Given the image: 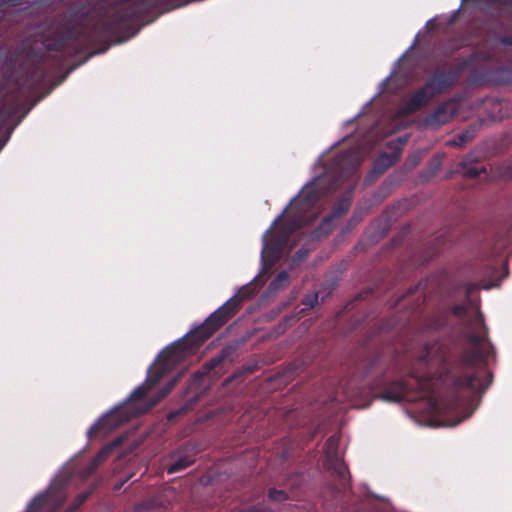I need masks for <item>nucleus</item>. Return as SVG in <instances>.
Segmentation results:
<instances>
[{"mask_svg": "<svg viewBox=\"0 0 512 512\" xmlns=\"http://www.w3.org/2000/svg\"><path fill=\"white\" fill-rule=\"evenodd\" d=\"M174 0H127L119 4L108 17L92 25L75 24L57 35L48 45L49 50L75 56L97 42L131 32L136 24L156 8L172 4Z\"/></svg>", "mask_w": 512, "mask_h": 512, "instance_id": "f03ea898", "label": "nucleus"}, {"mask_svg": "<svg viewBox=\"0 0 512 512\" xmlns=\"http://www.w3.org/2000/svg\"><path fill=\"white\" fill-rule=\"evenodd\" d=\"M171 458L174 461L167 467L168 474L178 473L194 463V458L188 454L178 455L177 453L172 454Z\"/></svg>", "mask_w": 512, "mask_h": 512, "instance_id": "a211bd4d", "label": "nucleus"}, {"mask_svg": "<svg viewBox=\"0 0 512 512\" xmlns=\"http://www.w3.org/2000/svg\"><path fill=\"white\" fill-rule=\"evenodd\" d=\"M334 163L341 176L348 178L357 171L361 164V157L358 151L350 149L336 156Z\"/></svg>", "mask_w": 512, "mask_h": 512, "instance_id": "9d476101", "label": "nucleus"}, {"mask_svg": "<svg viewBox=\"0 0 512 512\" xmlns=\"http://www.w3.org/2000/svg\"><path fill=\"white\" fill-rule=\"evenodd\" d=\"M493 81L498 85H507L512 83V68L501 66L494 70Z\"/></svg>", "mask_w": 512, "mask_h": 512, "instance_id": "aec40b11", "label": "nucleus"}, {"mask_svg": "<svg viewBox=\"0 0 512 512\" xmlns=\"http://www.w3.org/2000/svg\"><path fill=\"white\" fill-rule=\"evenodd\" d=\"M289 281V274L286 271H281L278 275L272 280L270 286L273 289H279L283 285L287 284Z\"/></svg>", "mask_w": 512, "mask_h": 512, "instance_id": "5701e85b", "label": "nucleus"}, {"mask_svg": "<svg viewBox=\"0 0 512 512\" xmlns=\"http://www.w3.org/2000/svg\"><path fill=\"white\" fill-rule=\"evenodd\" d=\"M185 374V369L179 371L154 397H152L149 401V404L140 411V413H145L157 405L162 399H164L176 386L182 376Z\"/></svg>", "mask_w": 512, "mask_h": 512, "instance_id": "2eb2a0df", "label": "nucleus"}, {"mask_svg": "<svg viewBox=\"0 0 512 512\" xmlns=\"http://www.w3.org/2000/svg\"><path fill=\"white\" fill-rule=\"evenodd\" d=\"M416 290H417V286H415V287H413V288L411 287V288L409 289V291H408V292H409V294H412V293H414V291H416Z\"/></svg>", "mask_w": 512, "mask_h": 512, "instance_id": "e433bc0d", "label": "nucleus"}, {"mask_svg": "<svg viewBox=\"0 0 512 512\" xmlns=\"http://www.w3.org/2000/svg\"><path fill=\"white\" fill-rule=\"evenodd\" d=\"M323 465L334 479L332 493L335 496L345 493L350 488V474L347 465L338 456V442L334 436L329 437L325 443V461Z\"/></svg>", "mask_w": 512, "mask_h": 512, "instance_id": "6e6552de", "label": "nucleus"}, {"mask_svg": "<svg viewBox=\"0 0 512 512\" xmlns=\"http://www.w3.org/2000/svg\"><path fill=\"white\" fill-rule=\"evenodd\" d=\"M286 211H287V209H286L285 211H283V213H282L281 215H279V216L274 220V222H273V226H277V225L281 222V220H282V218L284 217V214H285V212H286Z\"/></svg>", "mask_w": 512, "mask_h": 512, "instance_id": "f704fd0d", "label": "nucleus"}, {"mask_svg": "<svg viewBox=\"0 0 512 512\" xmlns=\"http://www.w3.org/2000/svg\"><path fill=\"white\" fill-rule=\"evenodd\" d=\"M457 172L461 173L465 178L474 179L480 174L485 173L486 169L475 164L472 156L469 154L459 163Z\"/></svg>", "mask_w": 512, "mask_h": 512, "instance_id": "dca6fc26", "label": "nucleus"}, {"mask_svg": "<svg viewBox=\"0 0 512 512\" xmlns=\"http://www.w3.org/2000/svg\"><path fill=\"white\" fill-rule=\"evenodd\" d=\"M108 449H101L92 459L91 461L83 468L81 475L82 478L86 479L92 476L97 468L103 463V461L108 456Z\"/></svg>", "mask_w": 512, "mask_h": 512, "instance_id": "6ab92c4d", "label": "nucleus"}, {"mask_svg": "<svg viewBox=\"0 0 512 512\" xmlns=\"http://www.w3.org/2000/svg\"><path fill=\"white\" fill-rule=\"evenodd\" d=\"M92 492H93V488H92V489H89V490H87V491H84V492H82V493H80V495H81L82 497H84V500H85V501H87V499L90 497V495L92 494Z\"/></svg>", "mask_w": 512, "mask_h": 512, "instance_id": "72a5a7b5", "label": "nucleus"}, {"mask_svg": "<svg viewBox=\"0 0 512 512\" xmlns=\"http://www.w3.org/2000/svg\"><path fill=\"white\" fill-rule=\"evenodd\" d=\"M456 14H457V12L454 13L452 20H454V18H456Z\"/></svg>", "mask_w": 512, "mask_h": 512, "instance_id": "4c0bfd02", "label": "nucleus"}, {"mask_svg": "<svg viewBox=\"0 0 512 512\" xmlns=\"http://www.w3.org/2000/svg\"><path fill=\"white\" fill-rule=\"evenodd\" d=\"M230 356V349L224 348L216 356L205 362L201 369L192 374L183 393L185 403L179 409L168 414L169 420L172 421L193 409L199 399L226 372L227 360Z\"/></svg>", "mask_w": 512, "mask_h": 512, "instance_id": "423d86ee", "label": "nucleus"}, {"mask_svg": "<svg viewBox=\"0 0 512 512\" xmlns=\"http://www.w3.org/2000/svg\"><path fill=\"white\" fill-rule=\"evenodd\" d=\"M64 488L65 482L53 481L45 492L38 494L29 502L25 512H38L52 500L61 505L65 501Z\"/></svg>", "mask_w": 512, "mask_h": 512, "instance_id": "1a4fd4ad", "label": "nucleus"}, {"mask_svg": "<svg viewBox=\"0 0 512 512\" xmlns=\"http://www.w3.org/2000/svg\"><path fill=\"white\" fill-rule=\"evenodd\" d=\"M378 362H379V358L376 356H373L372 358L368 359L363 364V372H362L363 377H368L370 374H372L374 371V368L378 365Z\"/></svg>", "mask_w": 512, "mask_h": 512, "instance_id": "b1692460", "label": "nucleus"}, {"mask_svg": "<svg viewBox=\"0 0 512 512\" xmlns=\"http://www.w3.org/2000/svg\"><path fill=\"white\" fill-rule=\"evenodd\" d=\"M466 297L469 299L470 296L479 289L478 284L472 282H466L462 285Z\"/></svg>", "mask_w": 512, "mask_h": 512, "instance_id": "cd10ccee", "label": "nucleus"}, {"mask_svg": "<svg viewBox=\"0 0 512 512\" xmlns=\"http://www.w3.org/2000/svg\"><path fill=\"white\" fill-rule=\"evenodd\" d=\"M456 80L457 73L453 69H435L424 85L415 90L404 102L402 112L406 115L416 113L426 107L434 97L449 90Z\"/></svg>", "mask_w": 512, "mask_h": 512, "instance_id": "0eeeda50", "label": "nucleus"}, {"mask_svg": "<svg viewBox=\"0 0 512 512\" xmlns=\"http://www.w3.org/2000/svg\"><path fill=\"white\" fill-rule=\"evenodd\" d=\"M336 221L331 215L325 216L320 224L311 232V239L318 240L328 236L336 226Z\"/></svg>", "mask_w": 512, "mask_h": 512, "instance_id": "f3484780", "label": "nucleus"}, {"mask_svg": "<svg viewBox=\"0 0 512 512\" xmlns=\"http://www.w3.org/2000/svg\"><path fill=\"white\" fill-rule=\"evenodd\" d=\"M268 497L272 501L283 502L288 499V494L284 490L271 488L269 489Z\"/></svg>", "mask_w": 512, "mask_h": 512, "instance_id": "bb28decb", "label": "nucleus"}, {"mask_svg": "<svg viewBox=\"0 0 512 512\" xmlns=\"http://www.w3.org/2000/svg\"><path fill=\"white\" fill-rule=\"evenodd\" d=\"M454 115L453 104L451 102H444L426 116L425 124L428 127L436 128L449 122Z\"/></svg>", "mask_w": 512, "mask_h": 512, "instance_id": "9b49d317", "label": "nucleus"}, {"mask_svg": "<svg viewBox=\"0 0 512 512\" xmlns=\"http://www.w3.org/2000/svg\"><path fill=\"white\" fill-rule=\"evenodd\" d=\"M12 114V111H6V109L3 107L0 109V123H4L8 117H10Z\"/></svg>", "mask_w": 512, "mask_h": 512, "instance_id": "2f4dec72", "label": "nucleus"}, {"mask_svg": "<svg viewBox=\"0 0 512 512\" xmlns=\"http://www.w3.org/2000/svg\"><path fill=\"white\" fill-rule=\"evenodd\" d=\"M482 126L481 122L471 123L465 130L456 134L447 142L448 146L462 148L472 141L478 134Z\"/></svg>", "mask_w": 512, "mask_h": 512, "instance_id": "4468645a", "label": "nucleus"}, {"mask_svg": "<svg viewBox=\"0 0 512 512\" xmlns=\"http://www.w3.org/2000/svg\"><path fill=\"white\" fill-rule=\"evenodd\" d=\"M298 254H299V258H303L307 254V251H303L302 249H300L298 251Z\"/></svg>", "mask_w": 512, "mask_h": 512, "instance_id": "c9c22d12", "label": "nucleus"}, {"mask_svg": "<svg viewBox=\"0 0 512 512\" xmlns=\"http://www.w3.org/2000/svg\"><path fill=\"white\" fill-rule=\"evenodd\" d=\"M251 296V290L243 287L233 297L215 310L197 328L185 335L182 339L168 345L158 355V365L152 366L157 371L166 370L175 364L181 363L188 356L194 354L197 349L210 338L217 330L224 326L241 308L243 300Z\"/></svg>", "mask_w": 512, "mask_h": 512, "instance_id": "20e7f679", "label": "nucleus"}, {"mask_svg": "<svg viewBox=\"0 0 512 512\" xmlns=\"http://www.w3.org/2000/svg\"><path fill=\"white\" fill-rule=\"evenodd\" d=\"M319 194L309 189L291 201V209L281 225L274 232L270 228L264 235L262 258L274 263L282 256L290 236L298 229L306 226L317 217Z\"/></svg>", "mask_w": 512, "mask_h": 512, "instance_id": "39448f33", "label": "nucleus"}, {"mask_svg": "<svg viewBox=\"0 0 512 512\" xmlns=\"http://www.w3.org/2000/svg\"><path fill=\"white\" fill-rule=\"evenodd\" d=\"M130 417L126 416L124 419H120V412H112L101 419H99L94 425L90 427L88 430V437L95 436L100 430L106 429L110 430L113 429L119 425H121L123 422H126L129 420Z\"/></svg>", "mask_w": 512, "mask_h": 512, "instance_id": "f8f14e48", "label": "nucleus"}, {"mask_svg": "<svg viewBox=\"0 0 512 512\" xmlns=\"http://www.w3.org/2000/svg\"><path fill=\"white\" fill-rule=\"evenodd\" d=\"M436 239L441 241V245H444L447 242H452L453 236L451 234L441 233Z\"/></svg>", "mask_w": 512, "mask_h": 512, "instance_id": "c756f323", "label": "nucleus"}, {"mask_svg": "<svg viewBox=\"0 0 512 512\" xmlns=\"http://www.w3.org/2000/svg\"><path fill=\"white\" fill-rule=\"evenodd\" d=\"M251 372L249 369H241V370H237L235 371L232 375H230L229 377H227L224 382H223V386L224 387H228L230 384H233L235 383L236 385H239L243 379H244V376Z\"/></svg>", "mask_w": 512, "mask_h": 512, "instance_id": "4be33fe9", "label": "nucleus"}, {"mask_svg": "<svg viewBox=\"0 0 512 512\" xmlns=\"http://www.w3.org/2000/svg\"><path fill=\"white\" fill-rule=\"evenodd\" d=\"M301 303L309 309L316 307L319 303L318 293L315 292L305 295L302 298Z\"/></svg>", "mask_w": 512, "mask_h": 512, "instance_id": "393cba45", "label": "nucleus"}, {"mask_svg": "<svg viewBox=\"0 0 512 512\" xmlns=\"http://www.w3.org/2000/svg\"><path fill=\"white\" fill-rule=\"evenodd\" d=\"M500 41L504 45H512V36H504Z\"/></svg>", "mask_w": 512, "mask_h": 512, "instance_id": "473e14b6", "label": "nucleus"}, {"mask_svg": "<svg viewBox=\"0 0 512 512\" xmlns=\"http://www.w3.org/2000/svg\"><path fill=\"white\" fill-rule=\"evenodd\" d=\"M406 378L393 381L379 394L388 402H400L410 397H430L447 409H455L463 403L462 393L469 391L468 385H454L448 380L453 371L447 363L445 351L437 346H425Z\"/></svg>", "mask_w": 512, "mask_h": 512, "instance_id": "f257e3e1", "label": "nucleus"}, {"mask_svg": "<svg viewBox=\"0 0 512 512\" xmlns=\"http://www.w3.org/2000/svg\"><path fill=\"white\" fill-rule=\"evenodd\" d=\"M362 220V216L354 213L348 222V227L352 228L356 226Z\"/></svg>", "mask_w": 512, "mask_h": 512, "instance_id": "7c9ffc66", "label": "nucleus"}, {"mask_svg": "<svg viewBox=\"0 0 512 512\" xmlns=\"http://www.w3.org/2000/svg\"><path fill=\"white\" fill-rule=\"evenodd\" d=\"M388 160L389 159L386 155L377 159L373 164V172H376L377 175L384 173V171L390 166V163H384Z\"/></svg>", "mask_w": 512, "mask_h": 512, "instance_id": "a878e982", "label": "nucleus"}, {"mask_svg": "<svg viewBox=\"0 0 512 512\" xmlns=\"http://www.w3.org/2000/svg\"><path fill=\"white\" fill-rule=\"evenodd\" d=\"M350 206V198L343 197L335 203L329 215H331L335 220H338L349 211Z\"/></svg>", "mask_w": 512, "mask_h": 512, "instance_id": "412c9836", "label": "nucleus"}, {"mask_svg": "<svg viewBox=\"0 0 512 512\" xmlns=\"http://www.w3.org/2000/svg\"><path fill=\"white\" fill-rule=\"evenodd\" d=\"M86 501L84 500V497H82L80 494L76 496L74 501L70 505V510L75 511L79 509Z\"/></svg>", "mask_w": 512, "mask_h": 512, "instance_id": "c85d7f7f", "label": "nucleus"}, {"mask_svg": "<svg viewBox=\"0 0 512 512\" xmlns=\"http://www.w3.org/2000/svg\"><path fill=\"white\" fill-rule=\"evenodd\" d=\"M452 314L461 320L464 327L463 337L469 347L463 349L453 361L446 355L447 363L453 371L450 376L448 375V380L454 387L468 385L469 392L484 393L493 379L492 373L487 369V359L494 355V347L488 339V329L483 315L479 308L473 314H469L464 304L455 305ZM435 346L440 347L437 344ZM441 348L447 354L446 349L442 346Z\"/></svg>", "mask_w": 512, "mask_h": 512, "instance_id": "7ed1b4c3", "label": "nucleus"}, {"mask_svg": "<svg viewBox=\"0 0 512 512\" xmlns=\"http://www.w3.org/2000/svg\"><path fill=\"white\" fill-rule=\"evenodd\" d=\"M163 377V371H157L150 367L147 373V378L144 384L138 386L133 390L129 396V401H136L142 399L149 391V389L156 385Z\"/></svg>", "mask_w": 512, "mask_h": 512, "instance_id": "ddd939ff", "label": "nucleus"}]
</instances>
